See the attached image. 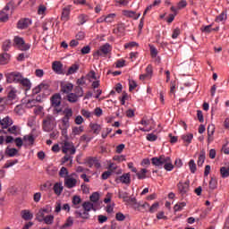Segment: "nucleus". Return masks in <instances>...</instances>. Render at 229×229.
Returning <instances> with one entry per match:
<instances>
[{
    "label": "nucleus",
    "mask_w": 229,
    "mask_h": 229,
    "mask_svg": "<svg viewBox=\"0 0 229 229\" xmlns=\"http://www.w3.org/2000/svg\"><path fill=\"white\" fill-rule=\"evenodd\" d=\"M64 116L62 118V124L59 125L60 130H69L71 123H69L71 117H72V109L65 108L64 110Z\"/></svg>",
    "instance_id": "1"
},
{
    "label": "nucleus",
    "mask_w": 229,
    "mask_h": 229,
    "mask_svg": "<svg viewBox=\"0 0 229 229\" xmlns=\"http://www.w3.org/2000/svg\"><path fill=\"white\" fill-rule=\"evenodd\" d=\"M7 83H21L22 74L19 72H9L5 75Z\"/></svg>",
    "instance_id": "2"
},
{
    "label": "nucleus",
    "mask_w": 229,
    "mask_h": 229,
    "mask_svg": "<svg viewBox=\"0 0 229 229\" xmlns=\"http://www.w3.org/2000/svg\"><path fill=\"white\" fill-rule=\"evenodd\" d=\"M13 42L15 47L20 49V51H28L30 47H31V45L26 44V42H24V38L19 36L14 37Z\"/></svg>",
    "instance_id": "3"
},
{
    "label": "nucleus",
    "mask_w": 229,
    "mask_h": 229,
    "mask_svg": "<svg viewBox=\"0 0 229 229\" xmlns=\"http://www.w3.org/2000/svg\"><path fill=\"white\" fill-rule=\"evenodd\" d=\"M62 150L65 155H67V153H69V155H76V147H74V143L69 141V140H64Z\"/></svg>",
    "instance_id": "4"
},
{
    "label": "nucleus",
    "mask_w": 229,
    "mask_h": 229,
    "mask_svg": "<svg viewBox=\"0 0 229 229\" xmlns=\"http://www.w3.org/2000/svg\"><path fill=\"white\" fill-rule=\"evenodd\" d=\"M167 160H169V157L164 155L151 158L152 165H154L155 167H158V169H162Z\"/></svg>",
    "instance_id": "5"
},
{
    "label": "nucleus",
    "mask_w": 229,
    "mask_h": 229,
    "mask_svg": "<svg viewBox=\"0 0 229 229\" xmlns=\"http://www.w3.org/2000/svg\"><path fill=\"white\" fill-rule=\"evenodd\" d=\"M53 208L51 206L47 205L45 208H40L36 215V219L38 223H43V219L46 217V214H51Z\"/></svg>",
    "instance_id": "6"
},
{
    "label": "nucleus",
    "mask_w": 229,
    "mask_h": 229,
    "mask_svg": "<svg viewBox=\"0 0 229 229\" xmlns=\"http://www.w3.org/2000/svg\"><path fill=\"white\" fill-rule=\"evenodd\" d=\"M112 51V46L109 43H106L93 55L95 58H98V56H106L108 53Z\"/></svg>",
    "instance_id": "7"
},
{
    "label": "nucleus",
    "mask_w": 229,
    "mask_h": 229,
    "mask_svg": "<svg viewBox=\"0 0 229 229\" xmlns=\"http://www.w3.org/2000/svg\"><path fill=\"white\" fill-rule=\"evenodd\" d=\"M55 128V118L53 116H47L43 120V130L44 131H52Z\"/></svg>",
    "instance_id": "8"
},
{
    "label": "nucleus",
    "mask_w": 229,
    "mask_h": 229,
    "mask_svg": "<svg viewBox=\"0 0 229 229\" xmlns=\"http://www.w3.org/2000/svg\"><path fill=\"white\" fill-rule=\"evenodd\" d=\"M12 6H13V4H12V2H9L0 12V22H6V21H8V12H10V8H12Z\"/></svg>",
    "instance_id": "9"
},
{
    "label": "nucleus",
    "mask_w": 229,
    "mask_h": 229,
    "mask_svg": "<svg viewBox=\"0 0 229 229\" xmlns=\"http://www.w3.org/2000/svg\"><path fill=\"white\" fill-rule=\"evenodd\" d=\"M72 10V5H67L63 8L61 13V21L67 22L71 19V12Z\"/></svg>",
    "instance_id": "10"
},
{
    "label": "nucleus",
    "mask_w": 229,
    "mask_h": 229,
    "mask_svg": "<svg viewBox=\"0 0 229 229\" xmlns=\"http://www.w3.org/2000/svg\"><path fill=\"white\" fill-rule=\"evenodd\" d=\"M50 102L53 108H58L62 105V95L59 93L54 94L50 98Z\"/></svg>",
    "instance_id": "11"
},
{
    "label": "nucleus",
    "mask_w": 229,
    "mask_h": 229,
    "mask_svg": "<svg viewBox=\"0 0 229 229\" xmlns=\"http://www.w3.org/2000/svg\"><path fill=\"white\" fill-rule=\"evenodd\" d=\"M73 89H74V85L71 82L61 83V92H63L64 94H71Z\"/></svg>",
    "instance_id": "12"
},
{
    "label": "nucleus",
    "mask_w": 229,
    "mask_h": 229,
    "mask_svg": "<svg viewBox=\"0 0 229 229\" xmlns=\"http://www.w3.org/2000/svg\"><path fill=\"white\" fill-rule=\"evenodd\" d=\"M52 69L56 74H64V64L60 61H55L52 64Z\"/></svg>",
    "instance_id": "13"
},
{
    "label": "nucleus",
    "mask_w": 229,
    "mask_h": 229,
    "mask_svg": "<svg viewBox=\"0 0 229 229\" xmlns=\"http://www.w3.org/2000/svg\"><path fill=\"white\" fill-rule=\"evenodd\" d=\"M189 185H190V182L189 181H186L185 182H180L178 184H177V187L179 189V192L181 194H187V192H189Z\"/></svg>",
    "instance_id": "14"
},
{
    "label": "nucleus",
    "mask_w": 229,
    "mask_h": 229,
    "mask_svg": "<svg viewBox=\"0 0 229 229\" xmlns=\"http://www.w3.org/2000/svg\"><path fill=\"white\" fill-rule=\"evenodd\" d=\"M30 24H31V20H30L29 18H25L18 21L17 28L19 30H26V28L30 26Z\"/></svg>",
    "instance_id": "15"
},
{
    "label": "nucleus",
    "mask_w": 229,
    "mask_h": 229,
    "mask_svg": "<svg viewBox=\"0 0 229 229\" xmlns=\"http://www.w3.org/2000/svg\"><path fill=\"white\" fill-rule=\"evenodd\" d=\"M86 164H88L89 167H92V165H95L97 169H99V167H101V163H99V160H98V157H88Z\"/></svg>",
    "instance_id": "16"
},
{
    "label": "nucleus",
    "mask_w": 229,
    "mask_h": 229,
    "mask_svg": "<svg viewBox=\"0 0 229 229\" xmlns=\"http://www.w3.org/2000/svg\"><path fill=\"white\" fill-rule=\"evenodd\" d=\"M118 180L124 185H130L131 183V174L130 173L123 174Z\"/></svg>",
    "instance_id": "17"
},
{
    "label": "nucleus",
    "mask_w": 229,
    "mask_h": 229,
    "mask_svg": "<svg viewBox=\"0 0 229 229\" xmlns=\"http://www.w3.org/2000/svg\"><path fill=\"white\" fill-rule=\"evenodd\" d=\"M76 183H78V181L72 177H67L64 179V185L67 189H74Z\"/></svg>",
    "instance_id": "18"
},
{
    "label": "nucleus",
    "mask_w": 229,
    "mask_h": 229,
    "mask_svg": "<svg viewBox=\"0 0 229 229\" xmlns=\"http://www.w3.org/2000/svg\"><path fill=\"white\" fill-rule=\"evenodd\" d=\"M83 210L86 212H90V210H94L96 212L98 208H96V204L90 202V201H85L82 203Z\"/></svg>",
    "instance_id": "19"
},
{
    "label": "nucleus",
    "mask_w": 229,
    "mask_h": 229,
    "mask_svg": "<svg viewBox=\"0 0 229 229\" xmlns=\"http://www.w3.org/2000/svg\"><path fill=\"white\" fill-rule=\"evenodd\" d=\"M13 124V120L10 116H5L2 119V128L3 130H6L7 128H10Z\"/></svg>",
    "instance_id": "20"
},
{
    "label": "nucleus",
    "mask_w": 229,
    "mask_h": 229,
    "mask_svg": "<svg viewBox=\"0 0 229 229\" xmlns=\"http://www.w3.org/2000/svg\"><path fill=\"white\" fill-rule=\"evenodd\" d=\"M84 130H85V128L83 126L72 127V133L70 134V137H72V139H74V137H76V135H81V133H83Z\"/></svg>",
    "instance_id": "21"
},
{
    "label": "nucleus",
    "mask_w": 229,
    "mask_h": 229,
    "mask_svg": "<svg viewBox=\"0 0 229 229\" xmlns=\"http://www.w3.org/2000/svg\"><path fill=\"white\" fill-rule=\"evenodd\" d=\"M5 155L10 158H13V157H17V155H19V150L17 148H11L10 147H7L5 148Z\"/></svg>",
    "instance_id": "22"
},
{
    "label": "nucleus",
    "mask_w": 229,
    "mask_h": 229,
    "mask_svg": "<svg viewBox=\"0 0 229 229\" xmlns=\"http://www.w3.org/2000/svg\"><path fill=\"white\" fill-rule=\"evenodd\" d=\"M206 155H207V153L205 152V149H202L200 151V154L199 156V159L197 161V165L199 167H202L203 164H205V159L207 158Z\"/></svg>",
    "instance_id": "23"
},
{
    "label": "nucleus",
    "mask_w": 229,
    "mask_h": 229,
    "mask_svg": "<svg viewBox=\"0 0 229 229\" xmlns=\"http://www.w3.org/2000/svg\"><path fill=\"white\" fill-rule=\"evenodd\" d=\"M54 192L55 194H56V196H60V194H62V192H64V185L62 182H56L54 185Z\"/></svg>",
    "instance_id": "24"
},
{
    "label": "nucleus",
    "mask_w": 229,
    "mask_h": 229,
    "mask_svg": "<svg viewBox=\"0 0 229 229\" xmlns=\"http://www.w3.org/2000/svg\"><path fill=\"white\" fill-rule=\"evenodd\" d=\"M163 167L165 169V171H173V169H174V165H173V161L171 160L170 157H168V159L165 161Z\"/></svg>",
    "instance_id": "25"
},
{
    "label": "nucleus",
    "mask_w": 229,
    "mask_h": 229,
    "mask_svg": "<svg viewBox=\"0 0 229 229\" xmlns=\"http://www.w3.org/2000/svg\"><path fill=\"white\" fill-rule=\"evenodd\" d=\"M10 62V55L8 53H4L0 55V65H6Z\"/></svg>",
    "instance_id": "26"
},
{
    "label": "nucleus",
    "mask_w": 229,
    "mask_h": 229,
    "mask_svg": "<svg viewBox=\"0 0 229 229\" xmlns=\"http://www.w3.org/2000/svg\"><path fill=\"white\" fill-rule=\"evenodd\" d=\"M89 199L90 202L93 203V205H95V207L98 206V203L99 201V193L98 191L93 192L90 196H89Z\"/></svg>",
    "instance_id": "27"
},
{
    "label": "nucleus",
    "mask_w": 229,
    "mask_h": 229,
    "mask_svg": "<svg viewBox=\"0 0 229 229\" xmlns=\"http://www.w3.org/2000/svg\"><path fill=\"white\" fill-rule=\"evenodd\" d=\"M80 99V97H78L76 94H73L72 92L68 93L67 95V101H69V103H78Z\"/></svg>",
    "instance_id": "28"
},
{
    "label": "nucleus",
    "mask_w": 229,
    "mask_h": 229,
    "mask_svg": "<svg viewBox=\"0 0 229 229\" xmlns=\"http://www.w3.org/2000/svg\"><path fill=\"white\" fill-rule=\"evenodd\" d=\"M20 83L22 85V87L26 88V90H30L31 89V81L28 78L23 77Z\"/></svg>",
    "instance_id": "29"
},
{
    "label": "nucleus",
    "mask_w": 229,
    "mask_h": 229,
    "mask_svg": "<svg viewBox=\"0 0 229 229\" xmlns=\"http://www.w3.org/2000/svg\"><path fill=\"white\" fill-rule=\"evenodd\" d=\"M21 214V217L25 221H30V219H33V214H31V212H30L29 210H22Z\"/></svg>",
    "instance_id": "30"
},
{
    "label": "nucleus",
    "mask_w": 229,
    "mask_h": 229,
    "mask_svg": "<svg viewBox=\"0 0 229 229\" xmlns=\"http://www.w3.org/2000/svg\"><path fill=\"white\" fill-rule=\"evenodd\" d=\"M192 139H194L193 133H187L182 136V140L187 144H191V142H192Z\"/></svg>",
    "instance_id": "31"
},
{
    "label": "nucleus",
    "mask_w": 229,
    "mask_h": 229,
    "mask_svg": "<svg viewBox=\"0 0 229 229\" xmlns=\"http://www.w3.org/2000/svg\"><path fill=\"white\" fill-rule=\"evenodd\" d=\"M72 203L73 208H80L78 205L81 203V198L78 195L73 196Z\"/></svg>",
    "instance_id": "32"
},
{
    "label": "nucleus",
    "mask_w": 229,
    "mask_h": 229,
    "mask_svg": "<svg viewBox=\"0 0 229 229\" xmlns=\"http://www.w3.org/2000/svg\"><path fill=\"white\" fill-rule=\"evenodd\" d=\"M89 128L92 129L93 133H95V135H99V131H101V125L98 123H90Z\"/></svg>",
    "instance_id": "33"
},
{
    "label": "nucleus",
    "mask_w": 229,
    "mask_h": 229,
    "mask_svg": "<svg viewBox=\"0 0 229 229\" xmlns=\"http://www.w3.org/2000/svg\"><path fill=\"white\" fill-rule=\"evenodd\" d=\"M77 217H81V219H89L90 217V215L89 214V211H76L75 212Z\"/></svg>",
    "instance_id": "34"
},
{
    "label": "nucleus",
    "mask_w": 229,
    "mask_h": 229,
    "mask_svg": "<svg viewBox=\"0 0 229 229\" xmlns=\"http://www.w3.org/2000/svg\"><path fill=\"white\" fill-rule=\"evenodd\" d=\"M80 69V64H72L66 73V76H70V74H75L76 72H78Z\"/></svg>",
    "instance_id": "35"
},
{
    "label": "nucleus",
    "mask_w": 229,
    "mask_h": 229,
    "mask_svg": "<svg viewBox=\"0 0 229 229\" xmlns=\"http://www.w3.org/2000/svg\"><path fill=\"white\" fill-rule=\"evenodd\" d=\"M73 94H76L77 98H83V88H81V86H75L73 89Z\"/></svg>",
    "instance_id": "36"
},
{
    "label": "nucleus",
    "mask_w": 229,
    "mask_h": 229,
    "mask_svg": "<svg viewBox=\"0 0 229 229\" xmlns=\"http://www.w3.org/2000/svg\"><path fill=\"white\" fill-rule=\"evenodd\" d=\"M9 101H13L17 98V89L12 88L7 96Z\"/></svg>",
    "instance_id": "37"
},
{
    "label": "nucleus",
    "mask_w": 229,
    "mask_h": 229,
    "mask_svg": "<svg viewBox=\"0 0 229 229\" xmlns=\"http://www.w3.org/2000/svg\"><path fill=\"white\" fill-rule=\"evenodd\" d=\"M43 223H45V225H53L55 223V216H46V217L43 219Z\"/></svg>",
    "instance_id": "38"
},
{
    "label": "nucleus",
    "mask_w": 229,
    "mask_h": 229,
    "mask_svg": "<svg viewBox=\"0 0 229 229\" xmlns=\"http://www.w3.org/2000/svg\"><path fill=\"white\" fill-rule=\"evenodd\" d=\"M186 206H187V203L179 202L174 205V212H182V210H183V207H186Z\"/></svg>",
    "instance_id": "39"
},
{
    "label": "nucleus",
    "mask_w": 229,
    "mask_h": 229,
    "mask_svg": "<svg viewBox=\"0 0 229 229\" xmlns=\"http://www.w3.org/2000/svg\"><path fill=\"white\" fill-rule=\"evenodd\" d=\"M59 176H61V178H67L69 176V170H67V168L65 166H63L60 171H59Z\"/></svg>",
    "instance_id": "40"
},
{
    "label": "nucleus",
    "mask_w": 229,
    "mask_h": 229,
    "mask_svg": "<svg viewBox=\"0 0 229 229\" xmlns=\"http://www.w3.org/2000/svg\"><path fill=\"white\" fill-rule=\"evenodd\" d=\"M209 189H211V191L217 189V179L216 177H211L209 181Z\"/></svg>",
    "instance_id": "41"
},
{
    "label": "nucleus",
    "mask_w": 229,
    "mask_h": 229,
    "mask_svg": "<svg viewBox=\"0 0 229 229\" xmlns=\"http://www.w3.org/2000/svg\"><path fill=\"white\" fill-rule=\"evenodd\" d=\"M146 173H148V170L145 168H142L140 172L136 173V176L138 177V180H144L146 179Z\"/></svg>",
    "instance_id": "42"
},
{
    "label": "nucleus",
    "mask_w": 229,
    "mask_h": 229,
    "mask_svg": "<svg viewBox=\"0 0 229 229\" xmlns=\"http://www.w3.org/2000/svg\"><path fill=\"white\" fill-rule=\"evenodd\" d=\"M15 164H19V159L8 160L4 164V169H9V167H13Z\"/></svg>",
    "instance_id": "43"
},
{
    "label": "nucleus",
    "mask_w": 229,
    "mask_h": 229,
    "mask_svg": "<svg viewBox=\"0 0 229 229\" xmlns=\"http://www.w3.org/2000/svg\"><path fill=\"white\" fill-rule=\"evenodd\" d=\"M188 165H189L191 173L192 174H194V173H196V170H197L196 162H194V159H191Z\"/></svg>",
    "instance_id": "44"
},
{
    "label": "nucleus",
    "mask_w": 229,
    "mask_h": 229,
    "mask_svg": "<svg viewBox=\"0 0 229 229\" xmlns=\"http://www.w3.org/2000/svg\"><path fill=\"white\" fill-rule=\"evenodd\" d=\"M72 225H74V219H72V216H69L66 219V222L64 223V225H63V228H71V226H72Z\"/></svg>",
    "instance_id": "45"
},
{
    "label": "nucleus",
    "mask_w": 229,
    "mask_h": 229,
    "mask_svg": "<svg viewBox=\"0 0 229 229\" xmlns=\"http://www.w3.org/2000/svg\"><path fill=\"white\" fill-rule=\"evenodd\" d=\"M23 140L29 142V144H30V146H33V144H34V142H35V137H33L32 134H30V135H25V136L23 137Z\"/></svg>",
    "instance_id": "46"
},
{
    "label": "nucleus",
    "mask_w": 229,
    "mask_h": 229,
    "mask_svg": "<svg viewBox=\"0 0 229 229\" xmlns=\"http://www.w3.org/2000/svg\"><path fill=\"white\" fill-rule=\"evenodd\" d=\"M14 112L15 114H17V115H22V114H24V106L23 105L16 106L14 108Z\"/></svg>",
    "instance_id": "47"
},
{
    "label": "nucleus",
    "mask_w": 229,
    "mask_h": 229,
    "mask_svg": "<svg viewBox=\"0 0 229 229\" xmlns=\"http://www.w3.org/2000/svg\"><path fill=\"white\" fill-rule=\"evenodd\" d=\"M227 15L226 13L222 12L216 18V22H223V21H226Z\"/></svg>",
    "instance_id": "48"
},
{
    "label": "nucleus",
    "mask_w": 229,
    "mask_h": 229,
    "mask_svg": "<svg viewBox=\"0 0 229 229\" xmlns=\"http://www.w3.org/2000/svg\"><path fill=\"white\" fill-rule=\"evenodd\" d=\"M220 173L222 174V178H228L229 176V167L223 166L220 168Z\"/></svg>",
    "instance_id": "49"
},
{
    "label": "nucleus",
    "mask_w": 229,
    "mask_h": 229,
    "mask_svg": "<svg viewBox=\"0 0 229 229\" xmlns=\"http://www.w3.org/2000/svg\"><path fill=\"white\" fill-rule=\"evenodd\" d=\"M129 201H131V203H132V205L136 210H139L140 208L141 202H137V199L131 198V199H129Z\"/></svg>",
    "instance_id": "50"
},
{
    "label": "nucleus",
    "mask_w": 229,
    "mask_h": 229,
    "mask_svg": "<svg viewBox=\"0 0 229 229\" xmlns=\"http://www.w3.org/2000/svg\"><path fill=\"white\" fill-rule=\"evenodd\" d=\"M125 15L127 17H132L133 19H135V21H137V19H139V17H140V13H139L138 15L135 14V12L133 11H126L125 12Z\"/></svg>",
    "instance_id": "51"
},
{
    "label": "nucleus",
    "mask_w": 229,
    "mask_h": 229,
    "mask_svg": "<svg viewBox=\"0 0 229 229\" xmlns=\"http://www.w3.org/2000/svg\"><path fill=\"white\" fill-rule=\"evenodd\" d=\"M146 139H147V140H148V142H155V140H157L158 139V136H157L154 133H148V134H147Z\"/></svg>",
    "instance_id": "52"
},
{
    "label": "nucleus",
    "mask_w": 229,
    "mask_h": 229,
    "mask_svg": "<svg viewBox=\"0 0 229 229\" xmlns=\"http://www.w3.org/2000/svg\"><path fill=\"white\" fill-rule=\"evenodd\" d=\"M76 84L78 85V87H83V85H87V79L85 78V76L78 79Z\"/></svg>",
    "instance_id": "53"
},
{
    "label": "nucleus",
    "mask_w": 229,
    "mask_h": 229,
    "mask_svg": "<svg viewBox=\"0 0 229 229\" xmlns=\"http://www.w3.org/2000/svg\"><path fill=\"white\" fill-rule=\"evenodd\" d=\"M118 197L124 199V201H130V199H128V192L126 191H119Z\"/></svg>",
    "instance_id": "54"
},
{
    "label": "nucleus",
    "mask_w": 229,
    "mask_h": 229,
    "mask_svg": "<svg viewBox=\"0 0 229 229\" xmlns=\"http://www.w3.org/2000/svg\"><path fill=\"white\" fill-rule=\"evenodd\" d=\"M150 55L152 58H157V56H158V50L154 46H150Z\"/></svg>",
    "instance_id": "55"
},
{
    "label": "nucleus",
    "mask_w": 229,
    "mask_h": 229,
    "mask_svg": "<svg viewBox=\"0 0 229 229\" xmlns=\"http://www.w3.org/2000/svg\"><path fill=\"white\" fill-rule=\"evenodd\" d=\"M216 132V126L214 124H209L208 126V135L213 136Z\"/></svg>",
    "instance_id": "56"
},
{
    "label": "nucleus",
    "mask_w": 229,
    "mask_h": 229,
    "mask_svg": "<svg viewBox=\"0 0 229 229\" xmlns=\"http://www.w3.org/2000/svg\"><path fill=\"white\" fill-rule=\"evenodd\" d=\"M158 202L154 203L151 207L148 208V212H150V214L157 212V210H158Z\"/></svg>",
    "instance_id": "57"
},
{
    "label": "nucleus",
    "mask_w": 229,
    "mask_h": 229,
    "mask_svg": "<svg viewBox=\"0 0 229 229\" xmlns=\"http://www.w3.org/2000/svg\"><path fill=\"white\" fill-rule=\"evenodd\" d=\"M79 24L83 25L85 22H87V15L85 14H80L78 16Z\"/></svg>",
    "instance_id": "58"
},
{
    "label": "nucleus",
    "mask_w": 229,
    "mask_h": 229,
    "mask_svg": "<svg viewBox=\"0 0 229 229\" xmlns=\"http://www.w3.org/2000/svg\"><path fill=\"white\" fill-rule=\"evenodd\" d=\"M114 19H115V13H110L105 17L106 22L108 23L114 22Z\"/></svg>",
    "instance_id": "59"
},
{
    "label": "nucleus",
    "mask_w": 229,
    "mask_h": 229,
    "mask_svg": "<svg viewBox=\"0 0 229 229\" xmlns=\"http://www.w3.org/2000/svg\"><path fill=\"white\" fill-rule=\"evenodd\" d=\"M10 47H12V41L6 40L3 44V49L4 51H9Z\"/></svg>",
    "instance_id": "60"
},
{
    "label": "nucleus",
    "mask_w": 229,
    "mask_h": 229,
    "mask_svg": "<svg viewBox=\"0 0 229 229\" xmlns=\"http://www.w3.org/2000/svg\"><path fill=\"white\" fill-rule=\"evenodd\" d=\"M80 140L81 142H90V140H92V137H89V135L84 134L81 136Z\"/></svg>",
    "instance_id": "61"
},
{
    "label": "nucleus",
    "mask_w": 229,
    "mask_h": 229,
    "mask_svg": "<svg viewBox=\"0 0 229 229\" xmlns=\"http://www.w3.org/2000/svg\"><path fill=\"white\" fill-rule=\"evenodd\" d=\"M134 89H137V82L135 81H129V90L131 92V90H134Z\"/></svg>",
    "instance_id": "62"
},
{
    "label": "nucleus",
    "mask_w": 229,
    "mask_h": 229,
    "mask_svg": "<svg viewBox=\"0 0 229 229\" xmlns=\"http://www.w3.org/2000/svg\"><path fill=\"white\" fill-rule=\"evenodd\" d=\"M65 162H70L72 164V156L66 155L62 158V164H65Z\"/></svg>",
    "instance_id": "63"
},
{
    "label": "nucleus",
    "mask_w": 229,
    "mask_h": 229,
    "mask_svg": "<svg viewBox=\"0 0 229 229\" xmlns=\"http://www.w3.org/2000/svg\"><path fill=\"white\" fill-rule=\"evenodd\" d=\"M115 219L116 221H124L126 219V216H124V214L119 212V213H116Z\"/></svg>",
    "instance_id": "64"
}]
</instances>
